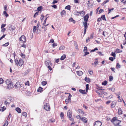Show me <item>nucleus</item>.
I'll use <instances>...</instances> for the list:
<instances>
[{"mask_svg": "<svg viewBox=\"0 0 126 126\" xmlns=\"http://www.w3.org/2000/svg\"><path fill=\"white\" fill-rule=\"evenodd\" d=\"M115 52L116 53H120L122 52V50L119 49H116L115 51Z\"/></svg>", "mask_w": 126, "mask_h": 126, "instance_id": "obj_29", "label": "nucleus"}, {"mask_svg": "<svg viewBox=\"0 0 126 126\" xmlns=\"http://www.w3.org/2000/svg\"><path fill=\"white\" fill-rule=\"evenodd\" d=\"M72 113V112L71 110H68L67 112V116L70 120L72 121H73L74 119L71 118Z\"/></svg>", "mask_w": 126, "mask_h": 126, "instance_id": "obj_2", "label": "nucleus"}, {"mask_svg": "<svg viewBox=\"0 0 126 126\" xmlns=\"http://www.w3.org/2000/svg\"><path fill=\"white\" fill-rule=\"evenodd\" d=\"M76 118H77L78 119H80V120H81V119L82 118L79 115L77 116H76Z\"/></svg>", "mask_w": 126, "mask_h": 126, "instance_id": "obj_53", "label": "nucleus"}, {"mask_svg": "<svg viewBox=\"0 0 126 126\" xmlns=\"http://www.w3.org/2000/svg\"><path fill=\"white\" fill-rule=\"evenodd\" d=\"M65 47L63 46H60L59 49L60 50H63L65 48Z\"/></svg>", "mask_w": 126, "mask_h": 126, "instance_id": "obj_27", "label": "nucleus"}, {"mask_svg": "<svg viewBox=\"0 0 126 126\" xmlns=\"http://www.w3.org/2000/svg\"><path fill=\"white\" fill-rule=\"evenodd\" d=\"M116 67L117 68H119L121 67V66L119 63H118L116 65Z\"/></svg>", "mask_w": 126, "mask_h": 126, "instance_id": "obj_37", "label": "nucleus"}, {"mask_svg": "<svg viewBox=\"0 0 126 126\" xmlns=\"http://www.w3.org/2000/svg\"><path fill=\"white\" fill-rule=\"evenodd\" d=\"M79 91L81 93L83 94H86L85 91V90H83L81 89H79Z\"/></svg>", "mask_w": 126, "mask_h": 126, "instance_id": "obj_23", "label": "nucleus"}, {"mask_svg": "<svg viewBox=\"0 0 126 126\" xmlns=\"http://www.w3.org/2000/svg\"><path fill=\"white\" fill-rule=\"evenodd\" d=\"M37 9L38 11H40L41 9V7L40 6L39 7H38Z\"/></svg>", "mask_w": 126, "mask_h": 126, "instance_id": "obj_64", "label": "nucleus"}, {"mask_svg": "<svg viewBox=\"0 0 126 126\" xmlns=\"http://www.w3.org/2000/svg\"><path fill=\"white\" fill-rule=\"evenodd\" d=\"M47 84V82H46V81H43L42 82V84L43 86Z\"/></svg>", "mask_w": 126, "mask_h": 126, "instance_id": "obj_36", "label": "nucleus"}, {"mask_svg": "<svg viewBox=\"0 0 126 126\" xmlns=\"http://www.w3.org/2000/svg\"><path fill=\"white\" fill-rule=\"evenodd\" d=\"M116 101H113L111 104V107L112 108L114 107L116 105Z\"/></svg>", "mask_w": 126, "mask_h": 126, "instance_id": "obj_9", "label": "nucleus"}, {"mask_svg": "<svg viewBox=\"0 0 126 126\" xmlns=\"http://www.w3.org/2000/svg\"><path fill=\"white\" fill-rule=\"evenodd\" d=\"M8 124V122L7 120L4 123V125L2 126H7Z\"/></svg>", "mask_w": 126, "mask_h": 126, "instance_id": "obj_30", "label": "nucleus"}, {"mask_svg": "<svg viewBox=\"0 0 126 126\" xmlns=\"http://www.w3.org/2000/svg\"><path fill=\"white\" fill-rule=\"evenodd\" d=\"M44 108L47 111L49 110L50 109V107L48 104H46L44 105Z\"/></svg>", "mask_w": 126, "mask_h": 126, "instance_id": "obj_3", "label": "nucleus"}, {"mask_svg": "<svg viewBox=\"0 0 126 126\" xmlns=\"http://www.w3.org/2000/svg\"><path fill=\"white\" fill-rule=\"evenodd\" d=\"M110 55L113 57L114 59H115L116 54L115 52H112L111 54H110Z\"/></svg>", "mask_w": 126, "mask_h": 126, "instance_id": "obj_24", "label": "nucleus"}, {"mask_svg": "<svg viewBox=\"0 0 126 126\" xmlns=\"http://www.w3.org/2000/svg\"><path fill=\"white\" fill-rule=\"evenodd\" d=\"M101 18H102V20L103 19V20H105L106 21V20L105 18V15H102L101 16Z\"/></svg>", "mask_w": 126, "mask_h": 126, "instance_id": "obj_33", "label": "nucleus"}, {"mask_svg": "<svg viewBox=\"0 0 126 126\" xmlns=\"http://www.w3.org/2000/svg\"><path fill=\"white\" fill-rule=\"evenodd\" d=\"M44 18V17L43 15H41L40 19H41V20L42 21L43 20Z\"/></svg>", "mask_w": 126, "mask_h": 126, "instance_id": "obj_50", "label": "nucleus"}, {"mask_svg": "<svg viewBox=\"0 0 126 126\" xmlns=\"http://www.w3.org/2000/svg\"><path fill=\"white\" fill-rule=\"evenodd\" d=\"M107 81L105 80L102 83V85H106L107 84Z\"/></svg>", "mask_w": 126, "mask_h": 126, "instance_id": "obj_35", "label": "nucleus"}, {"mask_svg": "<svg viewBox=\"0 0 126 126\" xmlns=\"http://www.w3.org/2000/svg\"><path fill=\"white\" fill-rule=\"evenodd\" d=\"M14 86L17 88H20L21 87H22V86L20 85V82H17L15 84Z\"/></svg>", "mask_w": 126, "mask_h": 126, "instance_id": "obj_6", "label": "nucleus"}, {"mask_svg": "<svg viewBox=\"0 0 126 126\" xmlns=\"http://www.w3.org/2000/svg\"><path fill=\"white\" fill-rule=\"evenodd\" d=\"M36 27L35 26H34V27H33V31L34 32V33L35 32H36Z\"/></svg>", "mask_w": 126, "mask_h": 126, "instance_id": "obj_45", "label": "nucleus"}, {"mask_svg": "<svg viewBox=\"0 0 126 126\" xmlns=\"http://www.w3.org/2000/svg\"><path fill=\"white\" fill-rule=\"evenodd\" d=\"M79 14L80 15L81 14H82V15H84L85 14V12L84 11H82L79 12Z\"/></svg>", "mask_w": 126, "mask_h": 126, "instance_id": "obj_43", "label": "nucleus"}, {"mask_svg": "<svg viewBox=\"0 0 126 126\" xmlns=\"http://www.w3.org/2000/svg\"><path fill=\"white\" fill-rule=\"evenodd\" d=\"M65 9H67L68 10H70V5H68L65 7Z\"/></svg>", "mask_w": 126, "mask_h": 126, "instance_id": "obj_31", "label": "nucleus"}, {"mask_svg": "<svg viewBox=\"0 0 126 126\" xmlns=\"http://www.w3.org/2000/svg\"><path fill=\"white\" fill-rule=\"evenodd\" d=\"M114 8H112L111 9H108V11L109 12H108V13L109 14L110 12H111V11L113 10H114Z\"/></svg>", "mask_w": 126, "mask_h": 126, "instance_id": "obj_51", "label": "nucleus"}, {"mask_svg": "<svg viewBox=\"0 0 126 126\" xmlns=\"http://www.w3.org/2000/svg\"><path fill=\"white\" fill-rule=\"evenodd\" d=\"M113 97V95H112V94H111L109 96H108L107 97V98H112Z\"/></svg>", "mask_w": 126, "mask_h": 126, "instance_id": "obj_58", "label": "nucleus"}, {"mask_svg": "<svg viewBox=\"0 0 126 126\" xmlns=\"http://www.w3.org/2000/svg\"><path fill=\"white\" fill-rule=\"evenodd\" d=\"M69 21L70 22H72L73 23L75 24L76 23V21L74 20L73 18L71 17L69 20Z\"/></svg>", "mask_w": 126, "mask_h": 126, "instance_id": "obj_15", "label": "nucleus"}, {"mask_svg": "<svg viewBox=\"0 0 126 126\" xmlns=\"http://www.w3.org/2000/svg\"><path fill=\"white\" fill-rule=\"evenodd\" d=\"M102 125V123L100 121H98L95 122L94 124V126H101Z\"/></svg>", "mask_w": 126, "mask_h": 126, "instance_id": "obj_4", "label": "nucleus"}, {"mask_svg": "<svg viewBox=\"0 0 126 126\" xmlns=\"http://www.w3.org/2000/svg\"><path fill=\"white\" fill-rule=\"evenodd\" d=\"M15 29V27L13 28L12 25H11L9 27V29L11 32H13Z\"/></svg>", "mask_w": 126, "mask_h": 126, "instance_id": "obj_14", "label": "nucleus"}, {"mask_svg": "<svg viewBox=\"0 0 126 126\" xmlns=\"http://www.w3.org/2000/svg\"><path fill=\"white\" fill-rule=\"evenodd\" d=\"M118 113L119 114H122V111L121 108H119L118 110Z\"/></svg>", "mask_w": 126, "mask_h": 126, "instance_id": "obj_19", "label": "nucleus"}, {"mask_svg": "<svg viewBox=\"0 0 126 126\" xmlns=\"http://www.w3.org/2000/svg\"><path fill=\"white\" fill-rule=\"evenodd\" d=\"M90 38L89 37H88V39H87L86 40V43H88L90 41Z\"/></svg>", "mask_w": 126, "mask_h": 126, "instance_id": "obj_62", "label": "nucleus"}, {"mask_svg": "<svg viewBox=\"0 0 126 126\" xmlns=\"http://www.w3.org/2000/svg\"><path fill=\"white\" fill-rule=\"evenodd\" d=\"M4 80L2 78H0V84H2Z\"/></svg>", "mask_w": 126, "mask_h": 126, "instance_id": "obj_42", "label": "nucleus"}, {"mask_svg": "<svg viewBox=\"0 0 126 126\" xmlns=\"http://www.w3.org/2000/svg\"><path fill=\"white\" fill-rule=\"evenodd\" d=\"M90 79L86 77L85 79V80L86 82H90Z\"/></svg>", "mask_w": 126, "mask_h": 126, "instance_id": "obj_18", "label": "nucleus"}, {"mask_svg": "<svg viewBox=\"0 0 126 126\" xmlns=\"http://www.w3.org/2000/svg\"><path fill=\"white\" fill-rule=\"evenodd\" d=\"M22 115L25 117H26L27 116V113L25 112H23L22 113Z\"/></svg>", "mask_w": 126, "mask_h": 126, "instance_id": "obj_34", "label": "nucleus"}, {"mask_svg": "<svg viewBox=\"0 0 126 126\" xmlns=\"http://www.w3.org/2000/svg\"><path fill=\"white\" fill-rule=\"evenodd\" d=\"M87 47H84V50H83V52H87Z\"/></svg>", "mask_w": 126, "mask_h": 126, "instance_id": "obj_44", "label": "nucleus"}, {"mask_svg": "<svg viewBox=\"0 0 126 126\" xmlns=\"http://www.w3.org/2000/svg\"><path fill=\"white\" fill-rule=\"evenodd\" d=\"M81 120L85 123H86L87 120V119L84 117H82Z\"/></svg>", "mask_w": 126, "mask_h": 126, "instance_id": "obj_13", "label": "nucleus"}, {"mask_svg": "<svg viewBox=\"0 0 126 126\" xmlns=\"http://www.w3.org/2000/svg\"><path fill=\"white\" fill-rule=\"evenodd\" d=\"M121 121L118 120H115L113 121V124L115 126L119 125Z\"/></svg>", "mask_w": 126, "mask_h": 126, "instance_id": "obj_8", "label": "nucleus"}, {"mask_svg": "<svg viewBox=\"0 0 126 126\" xmlns=\"http://www.w3.org/2000/svg\"><path fill=\"white\" fill-rule=\"evenodd\" d=\"M64 114L63 112L61 113L60 115L61 118H63L64 117Z\"/></svg>", "mask_w": 126, "mask_h": 126, "instance_id": "obj_48", "label": "nucleus"}, {"mask_svg": "<svg viewBox=\"0 0 126 126\" xmlns=\"http://www.w3.org/2000/svg\"><path fill=\"white\" fill-rule=\"evenodd\" d=\"M15 63L17 65V64H18V60L17 59H15Z\"/></svg>", "mask_w": 126, "mask_h": 126, "instance_id": "obj_57", "label": "nucleus"}, {"mask_svg": "<svg viewBox=\"0 0 126 126\" xmlns=\"http://www.w3.org/2000/svg\"><path fill=\"white\" fill-rule=\"evenodd\" d=\"M113 79V77L111 76H110L109 77V79L110 81L112 80Z\"/></svg>", "mask_w": 126, "mask_h": 126, "instance_id": "obj_59", "label": "nucleus"}, {"mask_svg": "<svg viewBox=\"0 0 126 126\" xmlns=\"http://www.w3.org/2000/svg\"><path fill=\"white\" fill-rule=\"evenodd\" d=\"M23 64V61L21 59L18 61V64H17V66H21Z\"/></svg>", "mask_w": 126, "mask_h": 126, "instance_id": "obj_7", "label": "nucleus"}, {"mask_svg": "<svg viewBox=\"0 0 126 126\" xmlns=\"http://www.w3.org/2000/svg\"><path fill=\"white\" fill-rule=\"evenodd\" d=\"M4 15L6 17H7L8 16V15L6 12V11H4L3 12Z\"/></svg>", "mask_w": 126, "mask_h": 126, "instance_id": "obj_32", "label": "nucleus"}, {"mask_svg": "<svg viewBox=\"0 0 126 126\" xmlns=\"http://www.w3.org/2000/svg\"><path fill=\"white\" fill-rule=\"evenodd\" d=\"M11 114L10 113L8 117L7 118V120H9L10 119V117H11Z\"/></svg>", "mask_w": 126, "mask_h": 126, "instance_id": "obj_61", "label": "nucleus"}, {"mask_svg": "<svg viewBox=\"0 0 126 126\" xmlns=\"http://www.w3.org/2000/svg\"><path fill=\"white\" fill-rule=\"evenodd\" d=\"M6 109V108H4V107H1L0 109V110H2V111H3Z\"/></svg>", "mask_w": 126, "mask_h": 126, "instance_id": "obj_41", "label": "nucleus"}, {"mask_svg": "<svg viewBox=\"0 0 126 126\" xmlns=\"http://www.w3.org/2000/svg\"><path fill=\"white\" fill-rule=\"evenodd\" d=\"M109 59L111 61H113L114 59L112 57H110L109 58Z\"/></svg>", "mask_w": 126, "mask_h": 126, "instance_id": "obj_60", "label": "nucleus"}, {"mask_svg": "<svg viewBox=\"0 0 126 126\" xmlns=\"http://www.w3.org/2000/svg\"><path fill=\"white\" fill-rule=\"evenodd\" d=\"M5 25H6L5 24H2L1 25V28L2 29V28H3L5 26Z\"/></svg>", "mask_w": 126, "mask_h": 126, "instance_id": "obj_56", "label": "nucleus"}, {"mask_svg": "<svg viewBox=\"0 0 126 126\" xmlns=\"http://www.w3.org/2000/svg\"><path fill=\"white\" fill-rule=\"evenodd\" d=\"M66 14V12L65 11L63 10L61 12V15H65Z\"/></svg>", "mask_w": 126, "mask_h": 126, "instance_id": "obj_26", "label": "nucleus"}, {"mask_svg": "<svg viewBox=\"0 0 126 126\" xmlns=\"http://www.w3.org/2000/svg\"><path fill=\"white\" fill-rule=\"evenodd\" d=\"M89 89V85L88 84H87L86 85V91H87Z\"/></svg>", "mask_w": 126, "mask_h": 126, "instance_id": "obj_49", "label": "nucleus"}, {"mask_svg": "<svg viewBox=\"0 0 126 126\" xmlns=\"http://www.w3.org/2000/svg\"><path fill=\"white\" fill-rule=\"evenodd\" d=\"M69 94V95L67 99L70 100L71 99V97H72V95L70 93H68Z\"/></svg>", "mask_w": 126, "mask_h": 126, "instance_id": "obj_39", "label": "nucleus"}, {"mask_svg": "<svg viewBox=\"0 0 126 126\" xmlns=\"http://www.w3.org/2000/svg\"><path fill=\"white\" fill-rule=\"evenodd\" d=\"M74 43L75 44V48L77 49H78V47L77 44V43L76 42H74Z\"/></svg>", "mask_w": 126, "mask_h": 126, "instance_id": "obj_28", "label": "nucleus"}, {"mask_svg": "<svg viewBox=\"0 0 126 126\" xmlns=\"http://www.w3.org/2000/svg\"><path fill=\"white\" fill-rule=\"evenodd\" d=\"M45 63L47 66L48 65H51V64L50 61L49 60H47L45 61Z\"/></svg>", "mask_w": 126, "mask_h": 126, "instance_id": "obj_10", "label": "nucleus"}, {"mask_svg": "<svg viewBox=\"0 0 126 126\" xmlns=\"http://www.w3.org/2000/svg\"><path fill=\"white\" fill-rule=\"evenodd\" d=\"M21 56L22 58H24L25 57V56L24 54H23L22 53H21Z\"/></svg>", "mask_w": 126, "mask_h": 126, "instance_id": "obj_46", "label": "nucleus"}, {"mask_svg": "<svg viewBox=\"0 0 126 126\" xmlns=\"http://www.w3.org/2000/svg\"><path fill=\"white\" fill-rule=\"evenodd\" d=\"M66 55L65 54H63L61 57L60 59L61 60H64L66 57Z\"/></svg>", "mask_w": 126, "mask_h": 126, "instance_id": "obj_20", "label": "nucleus"}, {"mask_svg": "<svg viewBox=\"0 0 126 126\" xmlns=\"http://www.w3.org/2000/svg\"><path fill=\"white\" fill-rule=\"evenodd\" d=\"M98 59H97L95 60V61L94 63V64L95 65V66H96L98 64V62L97 60Z\"/></svg>", "mask_w": 126, "mask_h": 126, "instance_id": "obj_22", "label": "nucleus"}, {"mask_svg": "<svg viewBox=\"0 0 126 126\" xmlns=\"http://www.w3.org/2000/svg\"><path fill=\"white\" fill-rule=\"evenodd\" d=\"M70 100L68 99H66L65 100V102L66 104H68L69 101Z\"/></svg>", "mask_w": 126, "mask_h": 126, "instance_id": "obj_54", "label": "nucleus"}, {"mask_svg": "<svg viewBox=\"0 0 126 126\" xmlns=\"http://www.w3.org/2000/svg\"><path fill=\"white\" fill-rule=\"evenodd\" d=\"M43 88L40 87L38 89L37 91L38 92H41L43 91Z\"/></svg>", "mask_w": 126, "mask_h": 126, "instance_id": "obj_25", "label": "nucleus"}, {"mask_svg": "<svg viewBox=\"0 0 126 126\" xmlns=\"http://www.w3.org/2000/svg\"><path fill=\"white\" fill-rule=\"evenodd\" d=\"M15 110L18 113H21V110L18 107L16 108Z\"/></svg>", "mask_w": 126, "mask_h": 126, "instance_id": "obj_17", "label": "nucleus"}, {"mask_svg": "<svg viewBox=\"0 0 126 126\" xmlns=\"http://www.w3.org/2000/svg\"><path fill=\"white\" fill-rule=\"evenodd\" d=\"M9 44V43L8 42H7L5 44H3V46L6 47Z\"/></svg>", "mask_w": 126, "mask_h": 126, "instance_id": "obj_47", "label": "nucleus"}, {"mask_svg": "<svg viewBox=\"0 0 126 126\" xmlns=\"http://www.w3.org/2000/svg\"><path fill=\"white\" fill-rule=\"evenodd\" d=\"M74 14L77 16H78L79 15V12L76 11L74 12Z\"/></svg>", "mask_w": 126, "mask_h": 126, "instance_id": "obj_38", "label": "nucleus"}, {"mask_svg": "<svg viewBox=\"0 0 126 126\" xmlns=\"http://www.w3.org/2000/svg\"><path fill=\"white\" fill-rule=\"evenodd\" d=\"M57 46V43H54L52 44L53 47H55V46Z\"/></svg>", "mask_w": 126, "mask_h": 126, "instance_id": "obj_55", "label": "nucleus"}, {"mask_svg": "<svg viewBox=\"0 0 126 126\" xmlns=\"http://www.w3.org/2000/svg\"><path fill=\"white\" fill-rule=\"evenodd\" d=\"M7 86V88L9 89H11L13 87V83L12 82L11 80L10 79H7L4 82Z\"/></svg>", "mask_w": 126, "mask_h": 126, "instance_id": "obj_1", "label": "nucleus"}, {"mask_svg": "<svg viewBox=\"0 0 126 126\" xmlns=\"http://www.w3.org/2000/svg\"><path fill=\"white\" fill-rule=\"evenodd\" d=\"M51 6L55 9H56L57 8V6L55 5H52Z\"/></svg>", "mask_w": 126, "mask_h": 126, "instance_id": "obj_63", "label": "nucleus"}, {"mask_svg": "<svg viewBox=\"0 0 126 126\" xmlns=\"http://www.w3.org/2000/svg\"><path fill=\"white\" fill-rule=\"evenodd\" d=\"M101 94H104L105 95H107V93L103 91L101 92Z\"/></svg>", "mask_w": 126, "mask_h": 126, "instance_id": "obj_40", "label": "nucleus"}, {"mask_svg": "<svg viewBox=\"0 0 126 126\" xmlns=\"http://www.w3.org/2000/svg\"><path fill=\"white\" fill-rule=\"evenodd\" d=\"M89 17L88 15L87 14L84 17V22H87L88 20Z\"/></svg>", "mask_w": 126, "mask_h": 126, "instance_id": "obj_11", "label": "nucleus"}, {"mask_svg": "<svg viewBox=\"0 0 126 126\" xmlns=\"http://www.w3.org/2000/svg\"><path fill=\"white\" fill-rule=\"evenodd\" d=\"M87 22H83L82 23L84 25V29H87L88 27V26H87Z\"/></svg>", "mask_w": 126, "mask_h": 126, "instance_id": "obj_12", "label": "nucleus"}, {"mask_svg": "<svg viewBox=\"0 0 126 126\" xmlns=\"http://www.w3.org/2000/svg\"><path fill=\"white\" fill-rule=\"evenodd\" d=\"M77 74L79 76H81L83 74V72L81 71H78L77 72Z\"/></svg>", "mask_w": 126, "mask_h": 126, "instance_id": "obj_16", "label": "nucleus"}, {"mask_svg": "<svg viewBox=\"0 0 126 126\" xmlns=\"http://www.w3.org/2000/svg\"><path fill=\"white\" fill-rule=\"evenodd\" d=\"M78 112L80 114H84V112H83L82 110L80 109H79L78 110Z\"/></svg>", "mask_w": 126, "mask_h": 126, "instance_id": "obj_21", "label": "nucleus"}, {"mask_svg": "<svg viewBox=\"0 0 126 126\" xmlns=\"http://www.w3.org/2000/svg\"><path fill=\"white\" fill-rule=\"evenodd\" d=\"M109 89L111 90V91L112 92H114L115 91V89L114 88H109Z\"/></svg>", "mask_w": 126, "mask_h": 126, "instance_id": "obj_52", "label": "nucleus"}, {"mask_svg": "<svg viewBox=\"0 0 126 126\" xmlns=\"http://www.w3.org/2000/svg\"><path fill=\"white\" fill-rule=\"evenodd\" d=\"M19 40L23 42H25L26 41V39L25 36L24 35H22L20 38Z\"/></svg>", "mask_w": 126, "mask_h": 126, "instance_id": "obj_5", "label": "nucleus"}]
</instances>
